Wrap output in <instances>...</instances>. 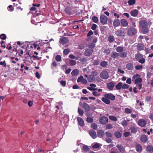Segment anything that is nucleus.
<instances>
[{
	"label": "nucleus",
	"mask_w": 153,
	"mask_h": 153,
	"mask_svg": "<svg viewBox=\"0 0 153 153\" xmlns=\"http://www.w3.org/2000/svg\"><path fill=\"white\" fill-rule=\"evenodd\" d=\"M135 58L140 63L144 64L145 62V59L143 58V55L140 53L135 54Z\"/></svg>",
	"instance_id": "obj_1"
},
{
	"label": "nucleus",
	"mask_w": 153,
	"mask_h": 153,
	"mask_svg": "<svg viewBox=\"0 0 153 153\" xmlns=\"http://www.w3.org/2000/svg\"><path fill=\"white\" fill-rule=\"evenodd\" d=\"M116 35L118 37H124L126 34V32L123 30L119 29L115 31Z\"/></svg>",
	"instance_id": "obj_2"
},
{
	"label": "nucleus",
	"mask_w": 153,
	"mask_h": 153,
	"mask_svg": "<svg viewBox=\"0 0 153 153\" xmlns=\"http://www.w3.org/2000/svg\"><path fill=\"white\" fill-rule=\"evenodd\" d=\"M139 76V75L138 74H136L134 75L132 77L133 80V79H135L134 83L135 84L137 85L140 84V83H141V82L142 81V80L141 78L140 77H139L135 79L138 76Z\"/></svg>",
	"instance_id": "obj_3"
},
{
	"label": "nucleus",
	"mask_w": 153,
	"mask_h": 153,
	"mask_svg": "<svg viewBox=\"0 0 153 153\" xmlns=\"http://www.w3.org/2000/svg\"><path fill=\"white\" fill-rule=\"evenodd\" d=\"M108 18L105 15L103 14L100 16V21L102 25H104L107 24Z\"/></svg>",
	"instance_id": "obj_4"
},
{
	"label": "nucleus",
	"mask_w": 153,
	"mask_h": 153,
	"mask_svg": "<svg viewBox=\"0 0 153 153\" xmlns=\"http://www.w3.org/2000/svg\"><path fill=\"white\" fill-rule=\"evenodd\" d=\"M137 32V30L133 27L129 28L128 30V34L129 36L134 35Z\"/></svg>",
	"instance_id": "obj_5"
},
{
	"label": "nucleus",
	"mask_w": 153,
	"mask_h": 153,
	"mask_svg": "<svg viewBox=\"0 0 153 153\" xmlns=\"http://www.w3.org/2000/svg\"><path fill=\"white\" fill-rule=\"evenodd\" d=\"M104 97L112 101L115 100L116 98L115 96L111 93L105 94L104 95Z\"/></svg>",
	"instance_id": "obj_6"
},
{
	"label": "nucleus",
	"mask_w": 153,
	"mask_h": 153,
	"mask_svg": "<svg viewBox=\"0 0 153 153\" xmlns=\"http://www.w3.org/2000/svg\"><path fill=\"white\" fill-rule=\"evenodd\" d=\"M108 121V119L106 117L103 116L100 117L99 118L100 123L102 125L106 123Z\"/></svg>",
	"instance_id": "obj_7"
},
{
	"label": "nucleus",
	"mask_w": 153,
	"mask_h": 153,
	"mask_svg": "<svg viewBox=\"0 0 153 153\" xmlns=\"http://www.w3.org/2000/svg\"><path fill=\"white\" fill-rule=\"evenodd\" d=\"M100 77L104 79H106L109 77L108 73L106 71H103L101 73Z\"/></svg>",
	"instance_id": "obj_8"
},
{
	"label": "nucleus",
	"mask_w": 153,
	"mask_h": 153,
	"mask_svg": "<svg viewBox=\"0 0 153 153\" xmlns=\"http://www.w3.org/2000/svg\"><path fill=\"white\" fill-rule=\"evenodd\" d=\"M79 105L80 106L82 105V106L84 109L86 111H89L90 110V107L88 104L84 102L82 105L81 102H79Z\"/></svg>",
	"instance_id": "obj_9"
},
{
	"label": "nucleus",
	"mask_w": 153,
	"mask_h": 153,
	"mask_svg": "<svg viewBox=\"0 0 153 153\" xmlns=\"http://www.w3.org/2000/svg\"><path fill=\"white\" fill-rule=\"evenodd\" d=\"M146 121L142 119H140L138 122V125L141 127H145L146 126Z\"/></svg>",
	"instance_id": "obj_10"
},
{
	"label": "nucleus",
	"mask_w": 153,
	"mask_h": 153,
	"mask_svg": "<svg viewBox=\"0 0 153 153\" xmlns=\"http://www.w3.org/2000/svg\"><path fill=\"white\" fill-rule=\"evenodd\" d=\"M139 26L141 28L148 26V23L145 20H141L139 22Z\"/></svg>",
	"instance_id": "obj_11"
},
{
	"label": "nucleus",
	"mask_w": 153,
	"mask_h": 153,
	"mask_svg": "<svg viewBox=\"0 0 153 153\" xmlns=\"http://www.w3.org/2000/svg\"><path fill=\"white\" fill-rule=\"evenodd\" d=\"M16 43L19 45H21L22 44H24V45L22 47V48H25L26 49H27V48L29 47V42H23L21 43L20 41H18L16 42Z\"/></svg>",
	"instance_id": "obj_12"
},
{
	"label": "nucleus",
	"mask_w": 153,
	"mask_h": 153,
	"mask_svg": "<svg viewBox=\"0 0 153 153\" xmlns=\"http://www.w3.org/2000/svg\"><path fill=\"white\" fill-rule=\"evenodd\" d=\"M115 83L113 82H111L108 83L107 84V88L110 90L112 91L115 85Z\"/></svg>",
	"instance_id": "obj_13"
},
{
	"label": "nucleus",
	"mask_w": 153,
	"mask_h": 153,
	"mask_svg": "<svg viewBox=\"0 0 153 153\" xmlns=\"http://www.w3.org/2000/svg\"><path fill=\"white\" fill-rule=\"evenodd\" d=\"M116 146L121 153H124L126 152L125 149L123 146L117 144Z\"/></svg>",
	"instance_id": "obj_14"
},
{
	"label": "nucleus",
	"mask_w": 153,
	"mask_h": 153,
	"mask_svg": "<svg viewBox=\"0 0 153 153\" xmlns=\"http://www.w3.org/2000/svg\"><path fill=\"white\" fill-rule=\"evenodd\" d=\"M88 133L91 137L94 139L96 138L97 136L96 132L92 130H90L88 131Z\"/></svg>",
	"instance_id": "obj_15"
},
{
	"label": "nucleus",
	"mask_w": 153,
	"mask_h": 153,
	"mask_svg": "<svg viewBox=\"0 0 153 153\" xmlns=\"http://www.w3.org/2000/svg\"><path fill=\"white\" fill-rule=\"evenodd\" d=\"M93 52V50L89 49H87L84 52V54L86 56H91Z\"/></svg>",
	"instance_id": "obj_16"
},
{
	"label": "nucleus",
	"mask_w": 153,
	"mask_h": 153,
	"mask_svg": "<svg viewBox=\"0 0 153 153\" xmlns=\"http://www.w3.org/2000/svg\"><path fill=\"white\" fill-rule=\"evenodd\" d=\"M121 25L123 27H126L128 26V22L125 19H122L120 20Z\"/></svg>",
	"instance_id": "obj_17"
},
{
	"label": "nucleus",
	"mask_w": 153,
	"mask_h": 153,
	"mask_svg": "<svg viewBox=\"0 0 153 153\" xmlns=\"http://www.w3.org/2000/svg\"><path fill=\"white\" fill-rule=\"evenodd\" d=\"M65 13L68 14L69 15L72 14L71 7H66L64 10Z\"/></svg>",
	"instance_id": "obj_18"
},
{
	"label": "nucleus",
	"mask_w": 153,
	"mask_h": 153,
	"mask_svg": "<svg viewBox=\"0 0 153 153\" xmlns=\"http://www.w3.org/2000/svg\"><path fill=\"white\" fill-rule=\"evenodd\" d=\"M149 31V29L148 26L141 28V32L143 34H147Z\"/></svg>",
	"instance_id": "obj_19"
},
{
	"label": "nucleus",
	"mask_w": 153,
	"mask_h": 153,
	"mask_svg": "<svg viewBox=\"0 0 153 153\" xmlns=\"http://www.w3.org/2000/svg\"><path fill=\"white\" fill-rule=\"evenodd\" d=\"M120 21L119 19H115L113 22V25L114 27H117L120 25Z\"/></svg>",
	"instance_id": "obj_20"
},
{
	"label": "nucleus",
	"mask_w": 153,
	"mask_h": 153,
	"mask_svg": "<svg viewBox=\"0 0 153 153\" xmlns=\"http://www.w3.org/2000/svg\"><path fill=\"white\" fill-rule=\"evenodd\" d=\"M126 68L128 70L131 71L134 68V65L133 63H129L126 65Z\"/></svg>",
	"instance_id": "obj_21"
},
{
	"label": "nucleus",
	"mask_w": 153,
	"mask_h": 153,
	"mask_svg": "<svg viewBox=\"0 0 153 153\" xmlns=\"http://www.w3.org/2000/svg\"><path fill=\"white\" fill-rule=\"evenodd\" d=\"M77 120L79 125L81 126H83L84 125V121L81 118L78 117L77 118Z\"/></svg>",
	"instance_id": "obj_22"
},
{
	"label": "nucleus",
	"mask_w": 153,
	"mask_h": 153,
	"mask_svg": "<svg viewBox=\"0 0 153 153\" xmlns=\"http://www.w3.org/2000/svg\"><path fill=\"white\" fill-rule=\"evenodd\" d=\"M101 100L103 102L106 104L108 105L110 103L111 101L108 98L105 97H103L102 98Z\"/></svg>",
	"instance_id": "obj_23"
},
{
	"label": "nucleus",
	"mask_w": 153,
	"mask_h": 153,
	"mask_svg": "<svg viewBox=\"0 0 153 153\" xmlns=\"http://www.w3.org/2000/svg\"><path fill=\"white\" fill-rule=\"evenodd\" d=\"M138 13V11L136 9H135L131 11L130 14L131 16L133 17H136L137 16Z\"/></svg>",
	"instance_id": "obj_24"
},
{
	"label": "nucleus",
	"mask_w": 153,
	"mask_h": 153,
	"mask_svg": "<svg viewBox=\"0 0 153 153\" xmlns=\"http://www.w3.org/2000/svg\"><path fill=\"white\" fill-rule=\"evenodd\" d=\"M144 46L143 44L141 43H139L137 46V50L139 51H141L144 49Z\"/></svg>",
	"instance_id": "obj_25"
},
{
	"label": "nucleus",
	"mask_w": 153,
	"mask_h": 153,
	"mask_svg": "<svg viewBox=\"0 0 153 153\" xmlns=\"http://www.w3.org/2000/svg\"><path fill=\"white\" fill-rule=\"evenodd\" d=\"M97 134L98 137L101 138L104 136L105 133L103 131L99 130L97 131Z\"/></svg>",
	"instance_id": "obj_26"
},
{
	"label": "nucleus",
	"mask_w": 153,
	"mask_h": 153,
	"mask_svg": "<svg viewBox=\"0 0 153 153\" xmlns=\"http://www.w3.org/2000/svg\"><path fill=\"white\" fill-rule=\"evenodd\" d=\"M60 41H61V43L63 45L67 43L69 41L68 38L66 37L60 39Z\"/></svg>",
	"instance_id": "obj_27"
},
{
	"label": "nucleus",
	"mask_w": 153,
	"mask_h": 153,
	"mask_svg": "<svg viewBox=\"0 0 153 153\" xmlns=\"http://www.w3.org/2000/svg\"><path fill=\"white\" fill-rule=\"evenodd\" d=\"M147 137L146 135L143 134L141 135L140 140L142 142L144 143H146L147 141Z\"/></svg>",
	"instance_id": "obj_28"
},
{
	"label": "nucleus",
	"mask_w": 153,
	"mask_h": 153,
	"mask_svg": "<svg viewBox=\"0 0 153 153\" xmlns=\"http://www.w3.org/2000/svg\"><path fill=\"white\" fill-rule=\"evenodd\" d=\"M136 151L139 152H141L142 150L141 146L140 144H138L136 145Z\"/></svg>",
	"instance_id": "obj_29"
},
{
	"label": "nucleus",
	"mask_w": 153,
	"mask_h": 153,
	"mask_svg": "<svg viewBox=\"0 0 153 153\" xmlns=\"http://www.w3.org/2000/svg\"><path fill=\"white\" fill-rule=\"evenodd\" d=\"M119 56V53L114 52L112 53L111 56L113 58H116Z\"/></svg>",
	"instance_id": "obj_30"
},
{
	"label": "nucleus",
	"mask_w": 153,
	"mask_h": 153,
	"mask_svg": "<svg viewBox=\"0 0 153 153\" xmlns=\"http://www.w3.org/2000/svg\"><path fill=\"white\" fill-rule=\"evenodd\" d=\"M95 79L94 76L92 75H90L88 78V82H93Z\"/></svg>",
	"instance_id": "obj_31"
},
{
	"label": "nucleus",
	"mask_w": 153,
	"mask_h": 153,
	"mask_svg": "<svg viewBox=\"0 0 153 153\" xmlns=\"http://www.w3.org/2000/svg\"><path fill=\"white\" fill-rule=\"evenodd\" d=\"M79 60L81 63L84 64L87 62L88 59L87 57H83L80 59Z\"/></svg>",
	"instance_id": "obj_32"
},
{
	"label": "nucleus",
	"mask_w": 153,
	"mask_h": 153,
	"mask_svg": "<svg viewBox=\"0 0 153 153\" xmlns=\"http://www.w3.org/2000/svg\"><path fill=\"white\" fill-rule=\"evenodd\" d=\"M79 73V71L77 69L74 70L71 72V74L72 76H74L77 75Z\"/></svg>",
	"instance_id": "obj_33"
},
{
	"label": "nucleus",
	"mask_w": 153,
	"mask_h": 153,
	"mask_svg": "<svg viewBox=\"0 0 153 153\" xmlns=\"http://www.w3.org/2000/svg\"><path fill=\"white\" fill-rule=\"evenodd\" d=\"M122 83L121 82H119L115 86L116 89L117 90H120L122 88Z\"/></svg>",
	"instance_id": "obj_34"
},
{
	"label": "nucleus",
	"mask_w": 153,
	"mask_h": 153,
	"mask_svg": "<svg viewBox=\"0 0 153 153\" xmlns=\"http://www.w3.org/2000/svg\"><path fill=\"white\" fill-rule=\"evenodd\" d=\"M82 149L84 151L86 152L88 151L90 149L88 146L84 144L82 145Z\"/></svg>",
	"instance_id": "obj_35"
},
{
	"label": "nucleus",
	"mask_w": 153,
	"mask_h": 153,
	"mask_svg": "<svg viewBox=\"0 0 153 153\" xmlns=\"http://www.w3.org/2000/svg\"><path fill=\"white\" fill-rule=\"evenodd\" d=\"M127 53L126 52H122L119 53V56L122 58H125L127 57Z\"/></svg>",
	"instance_id": "obj_36"
},
{
	"label": "nucleus",
	"mask_w": 153,
	"mask_h": 153,
	"mask_svg": "<svg viewBox=\"0 0 153 153\" xmlns=\"http://www.w3.org/2000/svg\"><path fill=\"white\" fill-rule=\"evenodd\" d=\"M92 20L94 23H97L99 22L98 18L95 16H94L92 17Z\"/></svg>",
	"instance_id": "obj_37"
},
{
	"label": "nucleus",
	"mask_w": 153,
	"mask_h": 153,
	"mask_svg": "<svg viewBox=\"0 0 153 153\" xmlns=\"http://www.w3.org/2000/svg\"><path fill=\"white\" fill-rule=\"evenodd\" d=\"M114 136L117 138H120L122 136V134L119 131H116L114 133Z\"/></svg>",
	"instance_id": "obj_38"
},
{
	"label": "nucleus",
	"mask_w": 153,
	"mask_h": 153,
	"mask_svg": "<svg viewBox=\"0 0 153 153\" xmlns=\"http://www.w3.org/2000/svg\"><path fill=\"white\" fill-rule=\"evenodd\" d=\"M125 112L127 114H130L132 112V110L131 109L127 108L125 109Z\"/></svg>",
	"instance_id": "obj_39"
},
{
	"label": "nucleus",
	"mask_w": 153,
	"mask_h": 153,
	"mask_svg": "<svg viewBox=\"0 0 153 153\" xmlns=\"http://www.w3.org/2000/svg\"><path fill=\"white\" fill-rule=\"evenodd\" d=\"M147 150L148 151H149L150 152H153V147L151 146H148L147 147Z\"/></svg>",
	"instance_id": "obj_40"
},
{
	"label": "nucleus",
	"mask_w": 153,
	"mask_h": 153,
	"mask_svg": "<svg viewBox=\"0 0 153 153\" xmlns=\"http://www.w3.org/2000/svg\"><path fill=\"white\" fill-rule=\"evenodd\" d=\"M123 50V48L121 46H118L116 48V51L119 53L122 52Z\"/></svg>",
	"instance_id": "obj_41"
},
{
	"label": "nucleus",
	"mask_w": 153,
	"mask_h": 153,
	"mask_svg": "<svg viewBox=\"0 0 153 153\" xmlns=\"http://www.w3.org/2000/svg\"><path fill=\"white\" fill-rule=\"evenodd\" d=\"M91 127L95 130H97L98 128L97 125L95 123H92L91 125Z\"/></svg>",
	"instance_id": "obj_42"
},
{
	"label": "nucleus",
	"mask_w": 153,
	"mask_h": 153,
	"mask_svg": "<svg viewBox=\"0 0 153 153\" xmlns=\"http://www.w3.org/2000/svg\"><path fill=\"white\" fill-rule=\"evenodd\" d=\"M108 40L109 42H112L114 41V36H113L111 35L109 36L108 37Z\"/></svg>",
	"instance_id": "obj_43"
},
{
	"label": "nucleus",
	"mask_w": 153,
	"mask_h": 153,
	"mask_svg": "<svg viewBox=\"0 0 153 153\" xmlns=\"http://www.w3.org/2000/svg\"><path fill=\"white\" fill-rule=\"evenodd\" d=\"M88 47L89 49H92L95 47V45L93 43H91L89 44L88 45Z\"/></svg>",
	"instance_id": "obj_44"
},
{
	"label": "nucleus",
	"mask_w": 153,
	"mask_h": 153,
	"mask_svg": "<svg viewBox=\"0 0 153 153\" xmlns=\"http://www.w3.org/2000/svg\"><path fill=\"white\" fill-rule=\"evenodd\" d=\"M85 47L86 45L85 44H82L79 45L78 48L80 50H82L85 48Z\"/></svg>",
	"instance_id": "obj_45"
},
{
	"label": "nucleus",
	"mask_w": 153,
	"mask_h": 153,
	"mask_svg": "<svg viewBox=\"0 0 153 153\" xmlns=\"http://www.w3.org/2000/svg\"><path fill=\"white\" fill-rule=\"evenodd\" d=\"M70 52V49L69 48H67L64 50L63 51V53L64 55H67Z\"/></svg>",
	"instance_id": "obj_46"
},
{
	"label": "nucleus",
	"mask_w": 153,
	"mask_h": 153,
	"mask_svg": "<svg viewBox=\"0 0 153 153\" xmlns=\"http://www.w3.org/2000/svg\"><path fill=\"white\" fill-rule=\"evenodd\" d=\"M113 128V125L111 124H107L106 125L105 128L106 129H109Z\"/></svg>",
	"instance_id": "obj_47"
},
{
	"label": "nucleus",
	"mask_w": 153,
	"mask_h": 153,
	"mask_svg": "<svg viewBox=\"0 0 153 153\" xmlns=\"http://www.w3.org/2000/svg\"><path fill=\"white\" fill-rule=\"evenodd\" d=\"M130 130L131 132L133 133H135L137 131V128L134 127H132Z\"/></svg>",
	"instance_id": "obj_48"
},
{
	"label": "nucleus",
	"mask_w": 153,
	"mask_h": 153,
	"mask_svg": "<svg viewBox=\"0 0 153 153\" xmlns=\"http://www.w3.org/2000/svg\"><path fill=\"white\" fill-rule=\"evenodd\" d=\"M100 65L102 67H105L107 65V62L106 61H102L100 63Z\"/></svg>",
	"instance_id": "obj_49"
},
{
	"label": "nucleus",
	"mask_w": 153,
	"mask_h": 153,
	"mask_svg": "<svg viewBox=\"0 0 153 153\" xmlns=\"http://www.w3.org/2000/svg\"><path fill=\"white\" fill-rule=\"evenodd\" d=\"M105 135L107 137H112L113 136L112 134L109 131L106 132L105 133Z\"/></svg>",
	"instance_id": "obj_50"
},
{
	"label": "nucleus",
	"mask_w": 153,
	"mask_h": 153,
	"mask_svg": "<svg viewBox=\"0 0 153 153\" xmlns=\"http://www.w3.org/2000/svg\"><path fill=\"white\" fill-rule=\"evenodd\" d=\"M109 119L111 120L116 121L117 120V118L115 116H110L109 117Z\"/></svg>",
	"instance_id": "obj_51"
},
{
	"label": "nucleus",
	"mask_w": 153,
	"mask_h": 153,
	"mask_svg": "<svg viewBox=\"0 0 153 153\" xmlns=\"http://www.w3.org/2000/svg\"><path fill=\"white\" fill-rule=\"evenodd\" d=\"M78 111L79 114L80 115H83L84 113V111L80 109L79 108H78Z\"/></svg>",
	"instance_id": "obj_52"
},
{
	"label": "nucleus",
	"mask_w": 153,
	"mask_h": 153,
	"mask_svg": "<svg viewBox=\"0 0 153 153\" xmlns=\"http://www.w3.org/2000/svg\"><path fill=\"white\" fill-rule=\"evenodd\" d=\"M135 0H129L128 2L129 5H132L135 3Z\"/></svg>",
	"instance_id": "obj_53"
},
{
	"label": "nucleus",
	"mask_w": 153,
	"mask_h": 153,
	"mask_svg": "<svg viewBox=\"0 0 153 153\" xmlns=\"http://www.w3.org/2000/svg\"><path fill=\"white\" fill-rule=\"evenodd\" d=\"M93 118L91 117H88L87 118L86 121L88 123H91L93 122Z\"/></svg>",
	"instance_id": "obj_54"
},
{
	"label": "nucleus",
	"mask_w": 153,
	"mask_h": 153,
	"mask_svg": "<svg viewBox=\"0 0 153 153\" xmlns=\"http://www.w3.org/2000/svg\"><path fill=\"white\" fill-rule=\"evenodd\" d=\"M143 66L142 65H136L135 67V69L137 70H139L142 69Z\"/></svg>",
	"instance_id": "obj_55"
},
{
	"label": "nucleus",
	"mask_w": 153,
	"mask_h": 153,
	"mask_svg": "<svg viewBox=\"0 0 153 153\" xmlns=\"http://www.w3.org/2000/svg\"><path fill=\"white\" fill-rule=\"evenodd\" d=\"M0 38L4 40L6 38V36L4 34H2L0 35Z\"/></svg>",
	"instance_id": "obj_56"
},
{
	"label": "nucleus",
	"mask_w": 153,
	"mask_h": 153,
	"mask_svg": "<svg viewBox=\"0 0 153 153\" xmlns=\"http://www.w3.org/2000/svg\"><path fill=\"white\" fill-rule=\"evenodd\" d=\"M55 59L57 61L59 62L61 59V56L60 55H57L56 56Z\"/></svg>",
	"instance_id": "obj_57"
},
{
	"label": "nucleus",
	"mask_w": 153,
	"mask_h": 153,
	"mask_svg": "<svg viewBox=\"0 0 153 153\" xmlns=\"http://www.w3.org/2000/svg\"><path fill=\"white\" fill-rule=\"evenodd\" d=\"M87 88L91 91H96L97 90V88H94L91 86L87 87Z\"/></svg>",
	"instance_id": "obj_58"
},
{
	"label": "nucleus",
	"mask_w": 153,
	"mask_h": 153,
	"mask_svg": "<svg viewBox=\"0 0 153 153\" xmlns=\"http://www.w3.org/2000/svg\"><path fill=\"white\" fill-rule=\"evenodd\" d=\"M69 63L71 66H74L76 64V62L73 60H71Z\"/></svg>",
	"instance_id": "obj_59"
},
{
	"label": "nucleus",
	"mask_w": 153,
	"mask_h": 153,
	"mask_svg": "<svg viewBox=\"0 0 153 153\" xmlns=\"http://www.w3.org/2000/svg\"><path fill=\"white\" fill-rule=\"evenodd\" d=\"M92 94L93 95L96 97L99 96L100 95V93H98L97 92L95 91H93L92 92Z\"/></svg>",
	"instance_id": "obj_60"
},
{
	"label": "nucleus",
	"mask_w": 153,
	"mask_h": 153,
	"mask_svg": "<svg viewBox=\"0 0 153 153\" xmlns=\"http://www.w3.org/2000/svg\"><path fill=\"white\" fill-rule=\"evenodd\" d=\"M122 125L123 126H127L128 123L126 120H124L121 123Z\"/></svg>",
	"instance_id": "obj_61"
},
{
	"label": "nucleus",
	"mask_w": 153,
	"mask_h": 153,
	"mask_svg": "<svg viewBox=\"0 0 153 153\" xmlns=\"http://www.w3.org/2000/svg\"><path fill=\"white\" fill-rule=\"evenodd\" d=\"M129 87V85H128L126 84H125L123 85H122V88L123 89H127Z\"/></svg>",
	"instance_id": "obj_62"
},
{
	"label": "nucleus",
	"mask_w": 153,
	"mask_h": 153,
	"mask_svg": "<svg viewBox=\"0 0 153 153\" xmlns=\"http://www.w3.org/2000/svg\"><path fill=\"white\" fill-rule=\"evenodd\" d=\"M60 84L62 87H65L66 85V82L65 81L61 80L60 81Z\"/></svg>",
	"instance_id": "obj_63"
},
{
	"label": "nucleus",
	"mask_w": 153,
	"mask_h": 153,
	"mask_svg": "<svg viewBox=\"0 0 153 153\" xmlns=\"http://www.w3.org/2000/svg\"><path fill=\"white\" fill-rule=\"evenodd\" d=\"M100 147V145L99 143H97L93 145L92 147L93 148H98Z\"/></svg>",
	"instance_id": "obj_64"
}]
</instances>
